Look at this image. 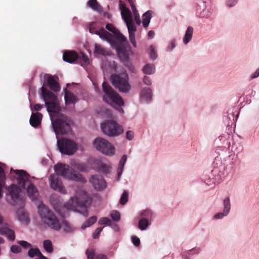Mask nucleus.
I'll list each match as a JSON object with an SVG mask.
<instances>
[{"mask_svg": "<svg viewBox=\"0 0 259 259\" xmlns=\"http://www.w3.org/2000/svg\"><path fill=\"white\" fill-rule=\"evenodd\" d=\"M43 247L45 250L49 253L53 251V247L51 240L47 239L45 240L43 242Z\"/></svg>", "mask_w": 259, "mask_h": 259, "instance_id": "nucleus-37", "label": "nucleus"}, {"mask_svg": "<svg viewBox=\"0 0 259 259\" xmlns=\"http://www.w3.org/2000/svg\"><path fill=\"white\" fill-rule=\"evenodd\" d=\"M47 83L51 90L55 92L59 91L60 88L58 83L54 79V77L48 75L47 78Z\"/></svg>", "mask_w": 259, "mask_h": 259, "instance_id": "nucleus-26", "label": "nucleus"}, {"mask_svg": "<svg viewBox=\"0 0 259 259\" xmlns=\"http://www.w3.org/2000/svg\"><path fill=\"white\" fill-rule=\"evenodd\" d=\"M11 178L16 180L18 184L22 188L26 189L28 196L32 201L38 199L39 193L36 187L32 183L30 176L24 170L11 169Z\"/></svg>", "mask_w": 259, "mask_h": 259, "instance_id": "nucleus-4", "label": "nucleus"}, {"mask_svg": "<svg viewBox=\"0 0 259 259\" xmlns=\"http://www.w3.org/2000/svg\"><path fill=\"white\" fill-rule=\"evenodd\" d=\"M124 165H122L119 163L118 169H117V180L119 181L120 179V177L122 174V172L123 170Z\"/></svg>", "mask_w": 259, "mask_h": 259, "instance_id": "nucleus-54", "label": "nucleus"}, {"mask_svg": "<svg viewBox=\"0 0 259 259\" xmlns=\"http://www.w3.org/2000/svg\"><path fill=\"white\" fill-rule=\"evenodd\" d=\"M131 240L133 244L135 246H139L140 244V239L136 236H132L131 237Z\"/></svg>", "mask_w": 259, "mask_h": 259, "instance_id": "nucleus-57", "label": "nucleus"}, {"mask_svg": "<svg viewBox=\"0 0 259 259\" xmlns=\"http://www.w3.org/2000/svg\"><path fill=\"white\" fill-rule=\"evenodd\" d=\"M8 192L15 204L18 203L20 204L23 203V199L20 198L21 190L17 185L15 184L11 185L8 188Z\"/></svg>", "mask_w": 259, "mask_h": 259, "instance_id": "nucleus-17", "label": "nucleus"}, {"mask_svg": "<svg viewBox=\"0 0 259 259\" xmlns=\"http://www.w3.org/2000/svg\"><path fill=\"white\" fill-rule=\"evenodd\" d=\"M42 115L40 113H32L30 117V124L33 127H36L40 124Z\"/></svg>", "mask_w": 259, "mask_h": 259, "instance_id": "nucleus-24", "label": "nucleus"}, {"mask_svg": "<svg viewBox=\"0 0 259 259\" xmlns=\"http://www.w3.org/2000/svg\"><path fill=\"white\" fill-rule=\"evenodd\" d=\"M51 123L54 132L56 134L58 148L61 154L67 155H73L77 149V145L74 141L67 139H59V134L64 135L68 133L70 126L68 119L58 122L54 115L51 114Z\"/></svg>", "mask_w": 259, "mask_h": 259, "instance_id": "nucleus-2", "label": "nucleus"}, {"mask_svg": "<svg viewBox=\"0 0 259 259\" xmlns=\"http://www.w3.org/2000/svg\"><path fill=\"white\" fill-rule=\"evenodd\" d=\"M181 256L182 259H191L190 255L186 250L182 252Z\"/></svg>", "mask_w": 259, "mask_h": 259, "instance_id": "nucleus-60", "label": "nucleus"}, {"mask_svg": "<svg viewBox=\"0 0 259 259\" xmlns=\"http://www.w3.org/2000/svg\"><path fill=\"white\" fill-rule=\"evenodd\" d=\"M102 89L104 93V101L114 107L119 113H123L124 111L121 107L124 105V101L121 97L106 82H103Z\"/></svg>", "mask_w": 259, "mask_h": 259, "instance_id": "nucleus-7", "label": "nucleus"}, {"mask_svg": "<svg viewBox=\"0 0 259 259\" xmlns=\"http://www.w3.org/2000/svg\"><path fill=\"white\" fill-rule=\"evenodd\" d=\"M40 250L37 248H30L28 252V255L31 258H33L35 256L38 257L40 253Z\"/></svg>", "mask_w": 259, "mask_h": 259, "instance_id": "nucleus-43", "label": "nucleus"}, {"mask_svg": "<svg viewBox=\"0 0 259 259\" xmlns=\"http://www.w3.org/2000/svg\"><path fill=\"white\" fill-rule=\"evenodd\" d=\"M102 132L109 137H115L119 136L123 132L121 125L113 120H107L101 124Z\"/></svg>", "mask_w": 259, "mask_h": 259, "instance_id": "nucleus-13", "label": "nucleus"}, {"mask_svg": "<svg viewBox=\"0 0 259 259\" xmlns=\"http://www.w3.org/2000/svg\"><path fill=\"white\" fill-rule=\"evenodd\" d=\"M152 92L150 88L144 87L139 94L140 101L143 104H149L152 99Z\"/></svg>", "mask_w": 259, "mask_h": 259, "instance_id": "nucleus-19", "label": "nucleus"}, {"mask_svg": "<svg viewBox=\"0 0 259 259\" xmlns=\"http://www.w3.org/2000/svg\"><path fill=\"white\" fill-rule=\"evenodd\" d=\"M50 187L54 190L63 194H66L67 191L60 179L55 174H52L49 178Z\"/></svg>", "mask_w": 259, "mask_h": 259, "instance_id": "nucleus-15", "label": "nucleus"}, {"mask_svg": "<svg viewBox=\"0 0 259 259\" xmlns=\"http://www.w3.org/2000/svg\"><path fill=\"white\" fill-rule=\"evenodd\" d=\"M190 255H194L199 254L200 252V249L199 247H195L191 249L186 250Z\"/></svg>", "mask_w": 259, "mask_h": 259, "instance_id": "nucleus-51", "label": "nucleus"}, {"mask_svg": "<svg viewBox=\"0 0 259 259\" xmlns=\"http://www.w3.org/2000/svg\"><path fill=\"white\" fill-rule=\"evenodd\" d=\"M37 212L41 221L49 227L55 230L60 229V221L55 213L44 203L37 206Z\"/></svg>", "mask_w": 259, "mask_h": 259, "instance_id": "nucleus-6", "label": "nucleus"}, {"mask_svg": "<svg viewBox=\"0 0 259 259\" xmlns=\"http://www.w3.org/2000/svg\"><path fill=\"white\" fill-rule=\"evenodd\" d=\"M94 148L101 154L108 157H112L116 154L114 145L107 139L97 137L93 142Z\"/></svg>", "mask_w": 259, "mask_h": 259, "instance_id": "nucleus-12", "label": "nucleus"}, {"mask_svg": "<svg viewBox=\"0 0 259 259\" xmlns=\"http://www.w3.org/2000/svg\"><path fill=\"white\" fill-rule=\"evenodd\" d=\"M89 163L94 168L105 174L110 172L112 169L111 163L103 160L102 158H92Z\"/></svg>", "mask_w": 259, "mask_h": 259, "instance_id": "nucleus-14", "label": "nucleus"}, {"mask_svg": "<svg viewBox=\"0 0 259 259\" xmlns=\"http://www.w3.org/2000/svg\"><path fill=\"white\" fill-rule=\"evenodd\" d=\"M141 70L145 74L152 75L156 72V66L153 63H146L142 67Z\"/></svg>", "mask_w": 259, "mask_h": 259, "instance_id": "nucleus-25", "label": "nucleus"}, {"mask_svg": "<svg viewBox=\"0 0 259 259\" xmlns=\"http://www.w3.org/2000/svg\"><path fill=\"white\" fill-rule=\"evenodd\" d=\"M77 60H78L79 63L82 66H85L90 63V61L88 57L83 54H81L80 56L78 55Z\"/></svg>", "mask_w": 259, "mask_h": 259, "instance_id": "nucleus-39", "label": "nucleus"}, {"mask_svg": "<svg viewBox=\"0 0 259 259\" xmlns=\"http://www.w3.org/2000/svg\"><path fill=\"white\" fill-rule=\"evenodd\" d=\"M54 168L55 174L58 177L60 176L65 179L82 183L86 182L80 174L75 172L72 168L66 164L58 163L54 165Z\"/></svg>", "mask_w": 259, "mask_h": 259, "instance_id": "nucleus-9", "label": "nucleus"}, {"mask_svg": "<svg viewBox=\"0 0 259 259\" xmlns=\"http://www.w3.org/2000/svg\"><path fill=\"white\" fill-rule=\"evenodd\" d=\"M223 211L227 212L228 213H230L231 210V202L230 199L229 197H225L223 201Z\"/></svg>", "mask_w": 259, "mask_h": 259, "instance_id": "nucleus-35", "label": "nucleus"}, {"mask_svg": "<svg viewBox=\"0 0 259 259\" xmlns=\"http://www.w3.org/2000/svg\"><path fill=\"white\" fill-rule=\"evenodd\" d=\"M88 6L93 10L98 12L101 11V8L98 4L97 0H90L88 2Z\"/></svg>", "mask_w": 259, "mask_h": 259, "instance_id": "nucleus-38", "label": "nucleus"}, {"mask_svg": "<svg viewBox=\"0 0 259 259\" xmlns=\"http://www.w3.org/2000/svg\"><path fill=\"white\" fill-rule=\"evenodd\" d=\"M12 252L14 253H19L21 252V248L17 245H13L10 248Z\"/></svg>", "mask_w": 259, "mask_h": 259, "instance_id": "nucleus-55", "label": "nucleus"}, {"mask_svg": "<svg viewBox=\"0 0 259 259\" xmlns=\"http://www.w3.org/2000/svg\"><path fill=\"white\" fill-rule=\"evenodd\" d=\"M128 193L124 191L121 196L120 199V203L122 205L125 204L128 201Z\"/></svg>", "mask_w": 259, "mask_h": 259, "instance_id": "nucleus-48", "label": "nucleus"}, {"mask_svg": "<svg viewBox=\"0 0 259 259\" xmlns=\"http://www.w3.org/2000/svg\"><path fill=\"white\" fill-rule=\"evenodd\" d=\"M78 58V55L73 51H66L63 55V59L65 62L72 63Z\"/></svg>", "mask_w": 259, "mask_h": 259, "instance_id": "nucleus-21", "label": "nucleus"}, {"mask_svg": "<svg viewBox=\"0 0 259 259\" xmlns=\"http://www.w3.org/2000/svg\"><path fill=\"white\" fill-rule=\"evenodd\" d=\"M6 183V176L2 164L0 165V198L3 196V191Z\"/></svg>", "mask_w": 259, "mask_h": 259, "instance_id": "nucleus-30", "label": "nucleus"}, {"mask_svg": "<svg viewBox=\"0 0 259 259\" xmlns=\"http://www.w3.org/2000/svg\"><path fill=\"white\" fill-rule=\"evenodd\" d=\"M95 53L103 56L108 54V52L105 49L98 44L95 45Z\"/></svg>", "mask_w": 259, "mask_h": 259, "instance_id": "nucleus-41", "label": "nucleus"}, {"mask_svg": "<svg viewBox=\"0 0 259 259\" xmlns=\"http://www.w3.org/2000/svg\"><path fill=\"white\" fill-rule=\"evenodd\" d=\"M150 225V221L146 220V218H140L138 223V228L141 231H145Z\"/></svg>", "mask_w": 259, "mask_h": 259, "instance_id": "nucleus-29", "label": "nucleus"}, {"mask_svg": "<svg viewBox=\"0 0 259 259\" xmlns=\"http://www.w3.org/2000/svg\"><path fill=\"white\" fill-rule=\"evenodd\" d=\"M42 96L45 101V105L51 119V114L55 116V118L58 119V122L67 119V117L60 112V108L56 103L57 97L54 94L47 90L44 87L41 88Z\"/></svg>", "mask_w": 259, "mask_h": 259, "instance_id": "nucleus-5", "label": "nucleus"}, {"mask_svg": "<svg viewBox=\"0 0 259 259\" xmlns=\"http://www.w3.org/2000/svg\"><path fill=\"white\" fill-rule=\"evenodd\" d=\"M128 1L130 4L134 16L130 9L127 8L123 4H120V10L121 11L122 18L126 23V25L128 29L129 39L133 46L135 48H136L137 42L135 38V33L137 30V28L134 23V19L138 25H140L141 21L140 15L134 4L132 0Z\"/></svg>", "mask_w": 259, "mask_h": 259, "instance_id": "nucleus-3", "label": "nucleus"}, {"mask_svg": "<svg viewBox=\"0 0 259 259\" xmlns=\"http://www.w3.org/2000/svg\"><path fill=\"white\" fill-rule=\"evenodd\" d=\"M97 220V218L96 216H93L87 220L81 226L82 229H85L86 228L90 227L95 224Z\"/></svg>", "mask_w": 259, "mask_h": 259, "instance_id": "nucleus-36", "label": "nucleus"}, {"mask_svg": "<svg viewBox=\"0 0 259 259\" xmlns=\"http://www.w3.org/2000/svg\"><path fill=\"white\" fill-rule=\"evenodd\" d=\"M153 213L149 209H145L142 210L139 213V217L141 218H146V220H150L152 218Z\"/></svg>", "mask_w": 259, "mask_h": 259, "instance_id": "nucleus-34", "label": "nucleus"}, {"mask_svg": "<svg viewBox=\"0 0 259 259\" xmlns=\"http://www.w3.org/2000/svg\"><path fill=\"white\" fill-rule=\"evenodd\" d=\"M91 199L86 192L83 190L77 191L75 196L71 197L70 199L64 204V208L68 210L78 211L77 207H86L90 205Z\"/></svg>", "mask_w": 259, "mask_h": 259, "instance_id": "nucleus-8", "label": "nucleus"}, {"mask_svg": "<svg viewBox=\"0 0 259 259\" xmlns=\"http://www.w3.org/2000/svg\"><path fill=\"white\" fill-rule=\"evenodd\" d=\"M90 182L94 189L97 190H102L106 187V182L101 176H92Z\"/></svg>", "mask_w": 259, "mask_h": 259, "instance_id": "nucleus-18", "label": "nucleus"}, {"mask_svg": "<svg viewBox=\"0 0 259 259\" xmlns=\"http://www.w3.org/2000/svg\"><path fill=\"white\" fill-rule=\"evenodd\" d=\"M231 141V137L227 133L221 135L215 140L216 144L220 145L225 149L230 148Z\"/></svg>", "mask_w": 259, "mask_h": 259, "instance_id": "nucleus-20", "label": "nucleus"}, {"mask_svg": "<svg viewBox=\"0 0 259 259\" xmlns=\"http://www.w3.org/2000/svg\"><path fill=\"white\" fill-rule=\"evenodd\" d=\"M196 14L197 17L201 19L208 18L211 13L207 9V5L205 2L203 1H199L197 4L196 7Z\"/></svg>", "mask_w": 259, "mask_h": 259, "instance_id": "nucleus-16", "label": "nucleus"}, {"mask_svg": "<svg viewBox=\"0 0 259 259\" xmlns=\"http://www.w3.org/2000/svg\"><path fill=\"white\" fill-rule=\"evenodd\" d=\"M259 76V68H257L256 71L251 75L252 78H255Z\"/></svg>", "mask_w": 259, "mask_h": 259, "instance_id": "nucleus-63", "label": "nucleus"}, {"mask_svg": "<svg viewBox=\"0 0 259 259\" xmlns=\"http://www.w3.org/2000/svg\"><path fill=\"white\" fill-rule=\"evenodd\" d=\"M0 234L6 236L10 240H14L15 238L14 231L9 228L7 225H4L0 227Z\"/></svg>", "mask_w": 259, "mask_h": 259, "instance_id": "nucleus-22", "label": "nucleus"}, {"mask_svg": "<svg viewBox=\"0 0 259 259\" xmlns=\"http://www.w3.org/2000/svg\"><path fill=\"white\" fill-rule=\"evenodd\" d=\"M50 201L52 205L53 206L54 208L55 209V210L60 213L61 210L58 205L59 202V200L55 199L54 198H51L50 200Z\"/></svg>", "mask_w": 259, "mask_h": 259, "instance_id": "nucleus-45", "label": "nucleus"}, {"mask_svg": "<svg viewBox=\"0 0 259 259\" xmlns=\"http://www.w3.org/2000/svg\"><path fill=\"white\" fill-rule=\"evenodd\" d=\"M147 53L150 60L154 61L158 57L157 47L154 45H151L147 49Z\"/></svg>", "mask_w": 259, "mask_h": 259, "instance_id": "nucleus-27", "label": "nucleus"}, {"mask_svg": "<svg viewBox=\"0 0 259 259\" xmlns=\"http://www.w3.org/2000/svg\"><path fill=\"white\" fill-rule=\"evenodd\" d=\"M234 154L238 155L243 150V146L240 142H234L232 145L230 146V148L228 149Z\"/></svg>", "mask_w": 259, "mask_h": 259, "instance_id": "nucleus-31", "label": "nucleus"}, {"mask_svg": "<svg viewBox=\"0 0 259 259\" xmlns=\"http://www.w3.org/2000/svg\"><path fill=\"white\" fill-rule=\"evenodd\" d=\"M103 227H99L96 229L94 233L93 234V237L95 239L97 238L101 232L102 231Z\"/></svg>", "mask_w": 259, "mask_h": 259, "instance_id": "nucleus-58", "label": "nucleus"}, {"mask_svg": "<svg viewBox=\"0 0 259 259\" xmlns=\"http://www.w3.org/2000/svg\"><path fill=\"white\" fill-rule=\"evenodd\" d=\"M126 160H127V156L126 155H123L122 156L121 159L120 160L119 163L124 165L126 162Z\"/></svg>", "mask_w": 259, "mask_h": 259, "instance_id": "nucleus-62", "label": "nucleus"}, {"mask_svg": "<svg viewBox=\"0 0 259 259\" xmlns=\"http://www.w3.org/2000/svg\"><path fill=\"white\" fill-rule=\"evenodd\" d=\"M194 33V28L192 26H188L185 32L183 37V43L185 45H188L192 39L193 35Z\"/></svg>", "mask_w": 259, "mask_h": 259, "instance_id": "nucleus-23", "label": "nucleus"}, {"mask_svg": "<svg viewBox=\"0 0 259 259\" xmlns=\"http://www.w3.org/2000/svg\"><path fill=\"white\" fill-rule=\"evenodd\" d=\"M106 28L112 32L114 36L103 29L95 31L91 27L90 32L98 35L101 39L109 42L111 47L116 50L118 57L122 61H128L129 58L125 47L123 45V42L126 41V37L111 24H107Z\"/></svg>", "mask_w": 259, "mask_h": 259, "instance_id": "nucleus-1", "label": "nucleus"}, {"mask_svg": "<svg viewBox=\"0 0 259 259\" xmlns=\"http://www.w3.org/2000/svg\"><path fill=\"white\" fill-rule=\"evenodd\" d=\"M60 221V229H62L63 230L66 232H70L72 231V228L70 225L65 221L62 220Z\"/></svg>", "mask_w": 259, "mask_h": 259, "instance_id": "nucleus-40", "label": "nucleus"}, {"mask_svg": "<svg viewBox=\"0 0 259 259\" xmlns=\"http://www.w3.org/2000/svg\"><path fill=\"white\" fill-rule=\"evenodd\" d=\"M110 79L112 84L120 93H128L131 90L130 78L126 72H123L119 74H112Z\"/></svg>", "mask_w": 259, "mask_h": 259, "instance_id": "nucleus-10", "label": "nucleus"}, {"mask_svg": "<svg viewBox=\"0 0 259 259\" xmlns=\"http://www.w3.org/2000/svg\"><path fill=\"white\" fill-rule=\"evenodd\" d=\"M229 213L227 212L222 211L221 212H219L217 213H215L213 216V218L214 220H222L224 218L227 217Z\"/></svg>", "mask_w": 259, "mask_h": 259, "instance_id": "nucleus-46", "label": "nucleus"}, {"mask_svg": "<svg viewBox=\"0 0 259 259\" xmlns=\"http://www.w3.org/2000/svg\"><path fill=\"white\" fill-rule=\"evenodd\" d=\"M64 99L66 104H74L77 102L76 97L71 93L65 91Z\"/></svg>", "mask_w": 259, "mask_h": 259, "instance_id": "nucleus-32", "label": "nucleus"}, {"mask_svg": "<svg viewBox=\"0 0 259 259\" xmlns=\"http://www.w3.org/2000/svg\"><path fill=\"white\" fill-rule=\"evenodd\" d=\"M87 259H94L95 257V251L92 249H88L85 252Z\"/></svg>", "mask_w": 259, "mask_h": 259, "instance_id": "nucleus-53", "label": "nucleus"}, {"mask_svg": "<svg viewBox=\"0 0 259 259\" xmlns=\"http://www.w3.org/2000/svg\"><path fill=\"white\" fill-rule=\"evenodd\" d=\"M18 243L25 249L30 248L32 247L30 243L25 241L19 240L18 241Z\"/></svg>", "mask_w": 259, "mask_h": 259, "instance_id": "nucleus-52", "label": "nucleus"}, {"mask_svg": "<svg viewBox=\"0 0 259 259\" xmlns=\"http://www.w3.org/2000/svg\"><path fill=\"white\" fill-rule=\"evenodd\" d=\"M110 216L113 220V221L118 222L120 220V214L117 210H113L111 211L110 213Z\"/></svg>", "mask_w": 259, "mask_h": 259, "instance_id": "nucleus-42", "label": "nucleus"}, {"mask_svg": "<svg viewBox=\"0 0 259 259\" xmlns=\"http://www.w3.org/2000/svg\"><path fill=\"white\" fill-rule=\"evenodd\" d=\"M95 259H107L106 255L103 254H98L96 255Z\"/></svg>", "mask_w": 259, "mask_h": 259, "instance_id": "nucleus-64", "label": "nucleus"}, {"mask_svg": "<svg viewBox=\"0 0 259 259\" xmlns=\"http://www.w3.org/2000/svg\"><path fill=\"white\" fill-rule=\"evenodd\" d=\"M17 218L22 224L28 225L29 223L28 215L23 210H21L17 212Z\"/></svg>", "mask_w": 259, "mask_h": 259, "instance_id": "nucleus-28", "label": "nucleus"}, {"mask_svg": "<svg viewBox=\"0 0 259 259\" xmlns=\"http://www.w3.org/2000/svg\"><path fill=\"white\" fill-rule=\"evenodd\" d=\"M176 47V40L175 39H172L169 41L167 46L165 48V51L167 52H171Z\"/></svg>", "mask_w": 259, "mask_h": 259, "instance_id": "nucleus-44", "label": "nucleus"}, {"mask_svg": "<svg viewBox=\"0 0 259 259\" xmlns=\"http://www.w3.org/2000/svg\"><path fill=\"white\" fill-rule=\"evenodd\" d=\"M221 158L219 156L215 158L213 162L217 165V167L212 170V172L214 177L212 181L210 178L204 179V182L208 186H212L216 184H219L228 175L231 171H227L225 167L222 165L220 161Z\"/></svg>", "mask_w": 259, "mask_h": 259, "instance_id": "nucleus-11", "label": "nucleus"}, {"mask_svg": "<svg viewBox=\"0 0 259 259\" xmlns=\"http://www.w3.org/2000/svg\"><path fill=\"white\" fill-rule=\"evenodd\" d=\"M71 164L78 170L82 171L86 170V168L83 165V164L80 162L75 161L74 162L72 163Z\"/></svg>", "mask_w": 259, "mask_h": 259, "instance_id": "nucleus-47", "label": "nucleus"}, {"mask_svg": "<svg viewBox=\"0 0 259 259\" xmlns=\"http://www.w3.org/2000/svg\"><path fill=\"white\" fill-rule=\"evenodd\" d=\"M134 138V133L132 131H128L126 133V138L128 140H132Z\"/></svg>", "mask_w": 259, "mask_h": 259, "instance_id": "nucleus-59", "label": "nucleus"}, {"mask_svg": "<svg viewBox=\"0 0 259 259\" xmlns=\"http://www.w3.org/2000/svg\"><path fill=\"white\" fill-rule=\"evenodd\" d=\"M142 81H143V82L145 85H149V86L152 85V80L149 76H147L146 75L144 76L142 78Z\"/></svg>", "mask_w": 259, "mask_h": 259, "instance_id": "nucleus-56", "label": "nucleus"}, {"mask_svg": "<svg viewBox=\"0 0 259 259\" xmlns=\"http://www.w3.org/2000/svg\"><path fill=\"white\" fill-rule=\"evenodd\" d=\"M111 223V221L108 218L103 217L99 219L98 223L100 225H106L110 226Z\"/></svg>", "mask_w": 259, "mask_h": 259, "instance_id": "nucleus-49", "label": "nucleus"}, {"mask_svg": "<svg viewBox=\"0 0 259 259\" xmlns=\"http://www.w3.org/2000/svg\"><path fill=\"white\" fill-rule=\"evenodd\" d=\"M152 15L153 12L148 10L142 15V23L144 27L146 28L149 25Z\"/></svg>", "mask_w": 259, "mask_h": 259, "instance_id": "nucleus-33", "label": "nucleus"}, {"mask_svg": "<svg viewBox=\"0 0 259 259\" xmlns=\"http://www.w3.org/2000/svg\"><path fill=\"white\" fill-rule=\"evenodd\" d=\"M238 0H225V4L226 7L232 8L237 5Z\"/></svg>", "mask_w": 259, "mask_h": 259, "instance_id": "nucleus-50", "label": "nucleus"}, {"mask_svg": "<svg viewBox=\"0 0 259 259\" xmlns=\"http://www.w3.org/2000/svg\"><path fill=\"white\" fill-rule=\"evenodd\" d=\"M109 226H110L111 228L115 232H119L120 230V227L118 225L116 224H112V222L111 223Z\"/></svg>", "mask_w": 259, "mask_h": 259, "instance_id": "nucleus-61", "label": "nucleus"}]
</instances>
